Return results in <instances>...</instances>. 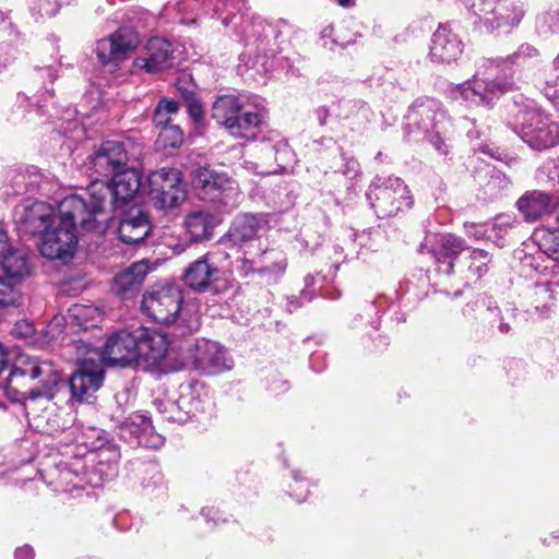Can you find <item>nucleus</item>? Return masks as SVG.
Returning <instances> with one entry per match:
<instances>
[{"label":"nucleus","mask_w":559,"mask_h":559,"mask_svg":"<svg viewBox=\"0 0 559 559\" xmlns=\"http://www.w3.org/2000/svg\"><path fill=\"white\" fill-rule=\"evenodd\" d=\"M34 329L32 326V324L27 323V322H23V323H17L16 326H15V333L21 335V336H28L33 333Z\"/></svg>","instance_id":"nucleus-47"},{"label":"nucleus","mask_w":559,"mask_h":559,"mask_svg":"<svg viewBox=\"0 0 559 559\" xmlns=\"http://www.w3.org/2000/svg\"><path fill=\"white\" fill-rule=\"evenodd\" d=\"M537 237L542 251L549 258L559 261V228L542 230Z\"/></svg>","instance_id":"nucleus-36"},{"label":"nucleus","mask_w":559,"mask_h":559,"mask_svg":"<svg viewBox=\"0 0 559 559\" xmlns=\"http://www.w3.org/2000/svg\"><path fill=\"white\" fill-rule=\"evenodd\" d=\"M542 92L559 109V56L545 72Z\"/></svg>","instance_id":"nucleus-35"},{"label":"nucleus","mask_w":559,"mask_h":559,"mask_svg":"<svg viewBox=\"0 0 559 559\" xmlns=\"http://www.w3.org/2000/svg\"><path fill=\"white\" fill-rule=\"evenodd\" d=\"M136 352L139 361L147 366H156L175 349L166 334L146 328L136 329Z\"/></svg>","instance_id":"nucleus-16"},{"label":"nucleus","mask_w":559,"mask_h":559,"mask_svg":"<svg viewBox=\"0 0 559 559\" xmlns=\"http://www.w3.org/2000/svg\"><path fill=\"white\" fill-rule=\"evenodd\" d=\"M430 142L436 147L437 151H439L442 154L447 153L445 150V143L444 141L439 136V134H435L431 136Z\"/></svg>","instance_id":"nucleus-49"},{"label":"nucleus","mask_w":559,"mask_h":559,"mask_svg":"<svg viewBox=\"0 0 559 559\" xmlns=\"http://www.w3.org/2000/svg\"><path fill=\"white\" fill-rule=\"evenodd\" d=\"M336 2L343 8H349L354 5L355 0H336Z\"/></svg>","instance_id":"nucleus-54"},{"label":"nucleus","mask_w":559,"mask_h":559,"mask_svg":"<svg viewBox=\"0 0 559 559\" xmlns=\"http://www.w3.org/2000/svg\"><path fill=\"white\" fill-rule=\"evenodd\" d=\"M294 495L296 496V499L299 502L304 501L306 499V497H307V492L306 493L294 492Z\"/></svg>","instance_id":"nucleus-56"},{"label":"nucleus","mask_w":559,"mask_h":559,"mask_svg":"<svg viewBox=\"0 0 559 559\" xmlns=\"http://www.w3.org/2000/svg\"><path fill=\"white\" fill-rule=\"evenodd\" d=\"M150 265L146 261L133 263L130 267L119 273L114 281V290L116 294L127 297L133 295L150 272Z\"/></svg>","instance_id":"nucleus-25"},{"label":"nucleus","mask_w":559,"mask_h":559,"mask_svg":"<svg viewBox=\"0 0 559 559\" xmlns=\"http://www.w3.org/2000/svg\"><path fill=\"white\" fill-rule=\"evenodd\" d=\"M499 329H500L501 332L507 333V332H509L510 326L507 323H501Z\"/></svg>","instance_id":"nucleus-57"},{"label":"nucleus","mask_w":559,"mask_h":559,"mask_svg":"<svg viewBox=\"0 0 559 559\" xmlns=\"http://www.w3.org/2000/svg\"><path fill=\"white\" fill-rule=\"evenodd\" d=\"M141 186L142 176L134 168L116 173L108 183L93 181L88 189V200H86L93 218L85 217L83 225L88 228H98L99 234L105 233L111 221L112 210L133 201Z\"/></svg>","instance_id":"nucleus-3"},{"label":"nucleus","mask_w":559,"mask_h":559,"mask_svg":"<svg viewBox=\"0 0 559 559\" xmlns=\"http://www.w3.org/2000/svg\"><path fill=\"white\" fill-rule=\"evenodd\" d=\"M158 141L165 147H178L183 142V132L178 126H165L159 132Z\"/></svg>","instance_id":"nucleus-39"},{"label":"nucleus","mask_w":559,"mask_h":559,"mask_svg":"<svg viewBox=\"0 0 559 559\" xmlns=\"http://www.w3.org/2000/svg\"><path fill=\"white\" fill-rule=\"evenodd\" d=\"M0 264L7 276L12 280L26 276L31 272L28 257L24 250L8 249L7 253L0 252Z\"/></svg>","instance_id":"nucleus-31"},{"label":"nucleus","mask_w":559,"mask_h":559,"mask_svg":"<svg viewBox=\"0 0 559 559\" xmlns=\"http://www.w3.org/2000/svg\"><path fill=\"white\" fill-rule=\"evenodd\" d=\"M186 228L193 241H200L211 235L213 217L204 211L190 213L186 218Z\"/></svg>","instance_id":"nucleus-33"},{"label":"nucleus","mask_w":559,"mask_h":559,"mask_svg":"<svg viewBox=\"0 0 559 559\" xmlns=\"http://www.w3.org/2000/svg\"><path fill=\"white\" fill-rule=\"evenodd\" d=\"M189 115L194 121H200L203 117L201 105L195 99H190L188 104Z\"/></svg>","instance_id":"nucleus-43"},{"label":"nucleus","mask_w":559,"mask_h":559,"mask_svg":"<svg viewBox=\"0 0 559 559\" xmlns=\"http://www.w3.org/2000/svg\"><path fill=\"white\" fill-rule=\"evenodd\" d=\"M293 475H294V478H295V485H296V488H292L293 492H297V490H299V489H300V493H306V492H308V491H307V485H305V484H299V480L297 479V473H296V472H294V473H293Z\"/></svg>","instance_id":"nucleus-52"},{"label":"nucleus","mask_w":559,"mask_h":559,"mask_svg":"<svg viewBox=\"0 0 559 559\" xmlns=\"http://www.w3.org/2000/svg\"><path fill=\"white\" fill-rule=\"evenodd\" d=\"M473 254H474V259H477L478 257L484 258V259L486 258V253L483 250L474 251Z\"/></svg>","instance_id":"nucleus-55"},{"label":"nucleus","mask_w":559,"mask_h":559,"mask_svg":"<svg viewBox=\"0 0 559 559\" xmlns=\"http://www.w3.org/2000/svg\"><path fill=\"white\" fill-rule=\"evenodd\" d=\"M157 107L164 110L167 115L176 114L178 111V103L167 98L159 100Z\"/></svg>","instance_id":"nucleus-44"},{"label":"nucleus","mask_w":559,"mask_h":559,"mask_svg":"<svg viewBox=\"0 0 559 559\" xmlns=\"http://www.w3.org/2000/svg\"><path fill=\"white\" fill-rule=\"evenodd\" d=\"M168 403H176V401L170 400H155L154 406L157 409V412L168 421H178L183 423L186 421V416L183 415L182 411L180 408L174 409L168 405Z\"/></svg>","instance_id":"nucleus-40"},{"label":"nucleus","mask_w":559,"mask_h":559,"mask_svg":"<svg viewBox=\"0 0 559 559\" xmlns=\"http://www.w3.org/2000/svg\"><path fill=\"white\" fill-rule=\"evenodd\" d=\"M182 304L183 293L180 287L173 284L156 285L143 294L141 310L156 323L169 325L178 320L189 332H193L200 325L199 320H186Z\"/></svg>","instance_id":"nucleus-5"},{"label":"nucleus","mask_w":559,"mask_h":559,"mask_svg":"<svg viewBox=\"0 0 559 559\" xmlns=\"http://www.w3.org/2000/svg\"><path fill=\"white\" fill-rule=\"evenodd\" d=\"M462 53L457 36L447 27H439L432 35L430 59L433 62L450 63Z\"/></svg>","instance_id":"nucleus-23"},{"label":"nucleus","mask_w":559,"mask_h":559,"mask_svg":"<svg viewBox=\"0 0 559 559\" xmlns=\"http://www.w3.org/2000/svg\"><path fill=\"white\" fill-rule=\"evenodd\" d=\"M8 352L5 348L0 344V372L4 369L8 362Z\"/></svg>","instance_id":"nucleus-51"},{"label":"nucleus","mask_w":559,"mask_h":559,"mask_svg":"<svg viewBox=\"0 0 559 559\" xmlns=\"http://www.w3.org/2000/svg\"><path fill=\"white\" fill-rule=\"evenodd\" d=\"M499 64L488 61L472 80L457 86L464 102L471 107L490 108L496 98L512 88V82L499 75Z\"/></svg>","instance_id":"nucleus-7"},{"label":"nucleus","mask_w":559,"mask_h":559,"mask_svg":"<svg viewBox=\"0 0 559 559\" xmlns=\"http://www.w3.org/2000/svg\"><path fill=\"white\" fill-rule=\"evenodd\" d=\"M151 228L147 213L140 207H131L122 217L118 233L124 243L134 245L144 240Z\"/></svg>","instance_id":"nucleus-22"},{"label":"nucleus","mask_w":559,"mask_h":559,"mask_svg":"<svg viewBox=\"0 0 559 559\" xmlns=\"http://www.w3.org/2000/svg\"><path fill=\"white\" fill-rule=\"evenodd\" d=\"M69 474H70L69 472H63V473H62V477H63L64 479H67V477H68V475H69Z\"/></svg>","instance_id":"nucleus-58"},{"label":"nucleus","mask_w":559,"mask_h":559,"mask_svg":"<svg viewBox=\"0 0 559 559\" xmlns=\"http://www.w3.org/2000/svg\"><path fill=\"white\" fill-rule=\"evenodd\" d=\"M12 281L8 276H0V307L14 306L21 298L20 292Z\"/></svg>","instance_id":"nucleus-37"},{"label":"nucleus","mask_w":559,"mask_h":559,"mask_svg":"<svg viewBox=\"0 0 559 559\" xmlns=\"http://www.w3.org/2000/svg\"><path fill=\"white\" fill-rule=\"evenodd\" d=\"M33 558H34V551L27 545L20 547L15 550V559H33Z\"/></svg>","instance_id":"nucleus-46"},{"label":"nucleus","mask_w":559,"mask_h":559,"mask_svg":"<svg viewBox=\"0 0 559 559\" xmlns=\"http://www.w3.org/2000/svg\"><path fill=\"white\" fill-rule=\"evenodd\" d=\"M182 364L205 373L216 374L233 368V359L217 342L206 338H188L178 346Z\"/></svg>","instance_id":"nucleus-8"},{"label":"nucleus","mask_w":559,"mask_h":559,"mask_svg":"<svg viewBox=\"0 0 559 559\" xmlns=\"http://www.w3.org/2000/svg\"><path fill=\"white\" fill-rule=\"evenodd\" d=\"M136 330L119 331L110 335L105 344L102 355V367L104 362L117 366H129L139 361V352H136Z\"/></svg>","instance_id":"nucleus-14"},{"label":"nucleus","mask_w":559,"mask_h":559,"mask_svg":"<svg viewBox=\"0 0 559 559\" xmlns=\"http://www.w3.org/2000/svg\"><path fill=\"white\" fill-rule=\"evenodd\" d=\"M265 230V222L255 215L243 214L237 216L228 233L226 241L231 247L245 250V255L250 254L249 249L258 241L260 234Z\"/></svg>","instance_id":"nucleus-17"},{"label":"nucleus","mask_w":559,"mask_h":559,"mask_svg":"<svg viewBox=\"0 0 559 559\" xmlns=\"http://www.w3.org/2000/svg\"><path fill=\"white\" fill-rule=\"evenodd\" d=\"M61 381L62 373L51 360L21 353L15 357L4 391L11 401L22 403L28 414L37 397L51 400Z\"/></svg>","instance_id":"nucleus-2"},{"label":"nucleus","mask_w":559,"mask_h":559,"mask_svg":"<svg viewBox=\"0 0 559 559\" xmlns=\"http://www.w3.org/2000/svg\"><path fill=\"white\" fill-rule=\"evenodd\" d=\"M91 448L98 451L97 471L109 477L116 472V463L120 457L117 447L111 442H104L98 436L97 442H93Z\"/></svg>","instance_id":"nucleus-32"},{"label":"nucleus","mask_w":559,"mask_h":559,"mask_svg":"<svg viewBox=\"0 0 559 559\" xmlns=\"http://www.w3.org/2000/svg\"><path fill=\"white\" fill-rule=\"evenodd\" d=\"M191 182L199 197L225 205L235 201L237 185L225 174H217L206 167H198L191 174Z\"/></svg>","instance_id":"nucleus-12"},{"label":"nucleus","mask_w":559,"mask_h":559,"mask_svg":"<svg viewBox=\"0 0 559 559\" xmlns=\"http://www.w3.org/2000/svg\"><path fill=\"white\" fill-rule=\"evenodd\" d=\"M207 389L199 381H190L179 385V395L176 403H168L174 409L180 408L188 419L204 409L207 402Z\"/></svg>","instance_id":"nucleus-20"},{"label":"nucleus","mask_w":559,"mask_h":559,"mask_svg":"<svg viewBox=\"0 0 559 559\" xmlns=\"http://www.w3.org/2000/svg\"><path fill=\"white\" fill-rule=\"evenodd\" d=\"M358 170H359L358 162L354 158H347V159H345V163H344L343 168L341 169V173L346 177L354 178L358 174Z\"/></svg>","instance_id":"nucleus-41"},{"label":"nucleus","mask_w":559,"mask_h":559,"mask_svg":"<svg viewBox=\"0 0 559 559\" xmlns=\"http://www.w3.org/2000/svg\"><path fill=\"white\" fill-rule=\"evenodd\" d=\"M499 20L497 22V27H501L503 24H518L521 21L522 13L515 14L513 19L510 21L509 16H503L501 13H499Z\"/></svg>","instance_id":"nucleus-48"},{"label":"nucleus","mask_w":559,"mask_h":559,"mask_svg":"<svg viewBox=\"0 0 559 559\" xmlns=\"http://www.w3.org/2000/svg\"><path fill=\"white\" fill-rule=\"evenodd\" d=\"M148 199L158 210L178 207L186 200L181 173L176 168H162L148 178Z\"/></svg>","instance_id":"nucleus-11"},{"label":"nucleus","mask_w":559,"mask_h":559,"mask_svg":"<svg viewBox=\"0 0 559 559\" xmlns=\"http://www.w3.org/2000/svg\"><path fill=\"white\" fill-rule=\"evenodd\" d=\"M239 99L233 95L219 96L213 104L212 118L228 131L241 110Z\"/></svg>","instance_id":"nucleus-30"},{"label":"nucleus","mask_w":559,"mask_h":559,"mask_svg":"<svg viewBox=\"0 0 559 559\" xmlns=\"http://www.w3.org/2000/svg\"><path fill=\"white\" fill-rule=\"evenodd\" d=\"M171 64V44L162 37L151 38L146 43L142 55L133 60V68L146 73L166 70Z\"/></svg>","instance_id":"nucleus-18"},{"label":"nucleus","mask_w":559,"mask_h":559,"mask_svg":"<svg viewBox=\"0 0 559 559\" xmlns=\"http://www.w3.org/2000/svg\"><path fill=\"white\" fill-rule=\"evenodd\" d=\"M516 132L534 150H546L559 143L558 122L538 109H527L521 114Z\"/></svg>","instance_id":"nucleus-10"},{"label":"nucleus","mask_w":559,"mask_h":559,"mask_svg":"<svg viewBox=\"0 0 559 559\" xmlns=\"http://www.w3.org/2000/svg\"><path fill=\"white\" fill-rule=\"evenodd\" d=\"M90 215L87 201L79 195H69L58 205V219L40 235V253L50 260H69L74 255L78 246L76 226L83 230L96 231L83 225Z\"/></svg>","instance_id":"nucleus-4"},{"label":"nucleus","mask_w":559,"mask_h":559,"mask_svg":"<svg viewBox=\"0 0 559 559\" xmlns=\"http://www.w3.org/2000/svg\"><path fill=\"white\" fill-rule=\"evenodd\" d=\"M61 381L62 373L51 360L21 353L15 357L4 391L11 401L22 403L28 414L37 397L51 400Z\"/></svg>","instance_id":"nucleus-1"},{"label":"nucleus","mask_w":559,"mask_h":559,"mask_svg":"<svg viewBox=\"0 0 559 559\" xmlns=\"http://www.w3.org/2000/svg\"><path fill=\"white\" fill-rule=\"evenodd\" d=\"M150 428V419H146L142 415H134L121 424V438L129 440L132 437H135L140 444L155 449L159 448L164 440L159 435H152L148 437L147 431Z\"/></svg>","instance_id":"nucleus-26"},{"label":"nucleus","mask_w":559,"mask_h":559,"mask_svg":"<svg viewBox=\"0 0 559 559\" xmlns=\"http://www.w3.org/2000/svg\"><path fill=\"white\" fill-rule=\"evenodd\" d=\"M465 249L464 241L453 235H441L437 239V243L431 252L438 263L445 264V267L440 272L450 274L453 270L454 259Z\"/></svg>","instance_id":"nucleus-28"},{"label":"nucleus","mask_w":559,"mask_h":559,"mask_svg":"<svg viewBox=\"0 0 559 559\" xmlns=\"http://www.w3.org/2000/svg\"><path fill=\"white\" fill-rule=\"evenodd\" d=\"M536 55H537L536 49L531 47V46H528V45H526V46H521L519 48V50L514 55H512L511 58L513 59V61H516L519 59L531 58V57H534Z\"/></svg>","instance_id":"nucleus-42"},{"label":"nucleus","mask_w":559,"mask_h":559,"mask_svg":"<svg viewBox=\"0 0 559 559\" xmlns=\"http://www.w3.org/2000/svg\"><path fill=\"white\" fill-rule=\"evenodd\" d=\"M16 223L21 229L40 236L58 219V211L45 202L24 203L15 209Z\"/></svg>","instance_id":"nucleus-15"},{"label":"nucleus","mask_w":559,"mask_h":559,"mask_svg":"<svg viewBox=\"0 0 559 559\" xmlns=\"http://www.w3.org/2000/svg\"><path fill=\"white\" fill-rule=\"evenodd\" d=\"M550 28L552 32H559V12L549 14Z\"/></svg>","instance_id":"nucleus-50"},{"label":"nucleus","mask_w":559,"mask_h":559,"mask_svg":"<svg viewBox=\"0 0 559 559\" xmlns=\"http://www.w3.org/2000/svg\"><path fill=\"white\" fill-rule=\"evenodd\" d=\"M259 153V163L246 162V167L252 169L257 174L266 175L276 173L277 168L272 167V162L276 163L277 167H283V164L288 162L290 151L285 142L272 144L270 142H262L255 146Z\"/></svg>","instance_id":"nucleus-21"},{"label":"nucleus","mask_w":559,"mask_h":559,"mask_svg":"<svg viewBox=\"0 0 559 559\" xmlns=\"http://www.w3.org/2000/svg\"><path fill=\"white\" fill-rule=\"evenodd\" d=\"M367 198L380 218L395 216L413 205L408 187L396 177H377L369 187Z\"/></svg>","instance_id":"nucleus-9"},{"label":"nucleus","mask_w":559,"mask_h":559,"mask_svg":"<svg viewBox=\"0 0 559 559\" xmlns=\"http://www.w3.org/2000/svg\"><path fill=\"white\" fill-rule=\"evenodd\" d=\"M138 45L139 37L136 33L122 27L97 41L96 55L103 64L118 63L127 59Z\"/></svg>","instance_id":"nucleus-13"},{"label":"nucleus","mask_w":559,"mask_h":559,"mask_svg":"<svg viewBox=\"0 0 559 559\" xmlns=\"http://www.w3.org/2000/svg\"><path fill=\"white\" fill-rule=\"evenodd\" d=\"M71 321L84 330L96 326L100 320L102 312L94 306L73 305L68 310Z\"/></svg>","instance_id":"nucleus-34"},{"label":"nucleus","mask_w":559,"mask_h":559,"mask_svg":"<svg viewBox=\"0 0 559 559\" xmlns=\"http://www.w3.org/2000/svg\"><path fill=\"white\" fill-rule=\"evenodd\" d=\"M127 162L128 155L121 142L105 141L91 158V168L95 174L108 177L122 170Z\"/></svg>","instance_id":"nucleus-19"},{"label":"nucleus","mask_w":559,"mask_h":559,"mask_svg":"<svg viewBox=\"0 0 559 559\" xmlns=\"http://www.w3.org/2000/svg\"><path fill=\"white\" fill-rule=\"evenodd\" d=\"M216 271V267L204 257L187 267L183 281L190 288L203 292L210 287Z\"/></svg>","instance_id":"nucleus-29"},{"label":"nucleus","mask_w":559,"mask_h":559,"mask_svg":"<svg viewBox=\"0 0 559 559\" xmlns=\"http://www.w3.org/2000/svg\"><path fill=\"white\" fill-rule=\"evenodd\" d=\"M557 205V199L542 191H532L518 201V209L526 221H536L550 213Z\"/></svg>","instance_id":"nucleus-24"},{"label":"nucleus","mask_w":559,"mask_h":559,"mask_svg":"<svg viewBox=\"0 0 559 559\" xmlns=\"http://www.w3.org/2000/svg\"><path fill=\"white\" fill-rule=\"evenodd\" d=\"M76 371L69 380L71 394L79 402L93 403L95 392L102 386L104 368L99 349L80 341L75 345Z\"/></svg>","instance_id":"nucleus-6"},{"label":"nucleus","mask_w":559,"mask_h":559,"mask_svg":"<svg viewBox=\"0 0 559 559\" xmlns=\"http://www.w3.org/2000/svg\"><path fill=\"white\" fill-rule=\"evenodd\" d=\"M436 107L437 105L433 100H427L426 103L416 104L412 108L409 118L416 119L417 117H421L423 121L420 128L424 129V131H428V129L432 127L431 121L435 119V116L430 114L433 112Z\"/></svg>","instance_id":"nucleus-38"},{"label":"nucleus","mask_w":559,"mask_h":559,"mask_svg":"<svg viewBox=\"0 0 559 559\" xmlns=\"http://www.w3.org/2000/svg\"><path fill=\"white\" fill-rule=\"evenodd\" d=\"M265 110L255 107L252 110L241 108L236 121L230 126L229 133L234 138L251 140L254 139L260 127L263 124Z\"/></svg>","instance_id":"nucleus-27"},{"label":"nucleus","mask_w":559,"mask_h":559,"mask_svg":"<svg viewBox=\"0 0 559 559\" xmlns=\"http://www.w3.org/2000/svg\"><path fill=\"white\" fill-rule=\"evenodd\" d=\"M154 122L156 123V126H162V127L171 126L169 123L170 122L169 115L165 114L164 110H162L158 107H156L155 112H154Z\"/></svg>","instance_id":"nucleus-45"},{"label":"nucleus","mask_w":559,"mask_h":559,"mask_svg":"<svg viewBox=\"0 0 559 559\" xmlns=\"http://www.w3.org/2000/svg\"><path fill=\"white\" fill-rule=\"evenodd\" d=\"M509 225V221L507 217L504 216H499L495 219V223H493V227L495 228H500L501 226H508Z\"/></svg>","instance_id":"nucleus-53"}]
</instances>
